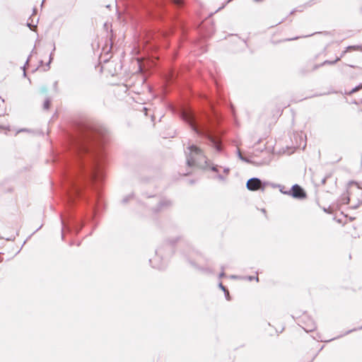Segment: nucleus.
<instances>
[{"mask_svg":"<svg viewBox=\"0 0 362 362\" xmlns=\"http://www.w3.org/2000/svg\"><path fill=\"white\" fill-rule=\"evenodd\" d=\"M182 118L186 122H187L191 126V127L195 132H197V134H202L201 132V131H199L197 129V127L194 123V115L192 112H184L182 113Z\"/></svg>","mask_w":362,"mask_h":362,"instance_id":"nucleus-4","label":"nucleus"},{"mask_svg":"<svg viewBox=\"0 0 362 362\" xmlns=\"http://www.w3.org/2000/svg\"><path fill=\"white\" fill-rule=\"evenodd\" d=\"M34 57L37 58V56H32V58H34Z\"/></svg>","mask_w":362,"mask_h":362,"instance_id":"nucleus-13","label":"nucleus"},{"mask_svg":"<svg viewBox=\"0 0 362 362\" xmlns=\"http://www.w3.org/2000/svg\"><path fill=\"white\" fill-rule=\"evenodd\" d=\"M210 139L211 140L212 142L214 143V144H215L216 147L217 148V149H219L218 143L216 141H215L214 140H213L212 139H211V138H210Z\"/></svg>","mask_w":362,"mask_h":362,"instance_id":"nucleus-11","label":"nucleus"},{"mask_svg":"<svg viewBox=\"0 0 362 362\" xmlns=\"http://www.w3.org/2000/svg\"><path fill=\"white\" fill-rule=\"evenodd\" d=\"M187 149V164L189 167H197L205 169L209 167L207 158L203 151L196 145H190Z\"/></svg>","mask_w":362,"mask_h":362,"instance_id":"nucleus-1","label":"nucleus"},{"mask_svg":"<svg viewBox=\"0 0 362 362\" xmlns=\"http://www.w3.org/2000/svg\"><path fill=\"white\" fill-rule=\"evenodd\" d=\"M49 106H50V102L47 100H45L44 102V108L47 110V109H49Z\"/></svg>","mask_w":362,"mask_h":362,"instance_id":"nucleus-9","label":"nucleus"},{"mask_svg":"<svg viewBox=\"0 0 362 362\" xmlns=\"http://www.w3.org/2000/svg\"><path fill=\"white\" fill-rule=\"evenodd\" d=\"M212 170H213L214 171H216V170H216V168L215 167L212 168Z\"/></svg>","mask_w":362,"mask_h":362,"instance_id":"nucleus-12","label":"nucleus"},{"mask_svg":"<svg viewBox=\"0 0 362 362\" xmlns=\"http://www.w3.org/2000/svg\"><path fill=\"white\" fill-rule=\"evenodd\" d=\"M283 110L279 107H274L271 110V114L274 117L275 121H276L279 117L282 115Z\"/></svg>","mask_w":362,"mask_h":362,"instance_id":"nucleus-6","label":"nucleus"},{"mask_svg":"<svg viewBox=\"0 0 362 362\" xmlns=\"http://www.w3.org/2000/svg\"><path fill=\"white\" fill-rule=\"evenodd\" d=\"M247 187L250 191H256L262 187V182L258 178H251L247 182Z\"/></svg>","mask_w":362,"mask_h":362,"instance_id":"nucleus-5","label":"nucleus"},{"mask_svg":"<svg viewBox=\"0 0 362 362\" xmlns=\"http://www.w3.org/2000/svg\"><path fill=\"white\" fill-rule=\"evenodd\" d=\"M173 2H174L175 4H176L177 6H181L183 4V1L182 0H174Z\"/></svg>","mask_w":362,"mask_h":362,"instance_id":"nucleus-10","label":"nucleus"},{"mask_svg":"<svg viewBox=\"0 0 362 362\" xmlns=\"http://www.w3.org/2000/svg\"><path fill=\"white\" fill-rule=\"evenodd\" d=\"M362 89V83L359 86H356V88H353L351 90H350L349 93H347L348 95H352L353 93L358 91L359 90Z\"/></svg>","mask_w":362,"mask_h":362,"instance_id":"nucleus-8","label":"nucleus"},{"mask_svg":"<svg viewBox=\"0 0 362 362\" xmlns=\"http://www.w3.org/2000/svg\"><path fill=\"white\" fill-rule=\"evenodd\" d=\"M303 329L307 332H313L315 330L317 326L315 321L309 316L305 315L302 320Z\"/></svg>","mask_w":362,"mask_h":362,"instance_id":"nucleus-3","label":"nucleus"},{"mask_svg":"<svg viewBox=\"0 0 362 362\" xmlns=\"http://www.w3.org/2000/svg\"><path fill=\"white\" fill-rule=\"evenodd\" d=\"M293 197L298 199H304L307 197V194L304 189L298 185H294L288 193Z\"/></svg>","mask_w":362,"mask_h":362,"instance_id":"nucleus-2","label":"nucleus"},{"mask_svg":"<svg viewBox=\"0 0 362 362\" xmlns=\"http://www.w3.org/2000/svg\"><path fill=\"white\" fill-rule=\"evenodd\" d=\"M349 201H350L349 194L348 192H346L341 195L340 202L341 204H349Z\"/></svg>","mask_w":362,"mask_h":362,"instance_id":"nucleus-7","label":"nucleus"}]
</instances>
